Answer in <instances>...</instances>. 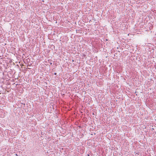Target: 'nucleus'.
I'll return each mask as SVG.
<instances>
[{"mask_svg":"<svg viewBox=\"0 0 156 156\" xmlns=\"http://www.w3.org/2000/svg\"><path fill=\"white\" fill-rule=\"evenodd\" d=\"M13 156H18V155L17 154H14Z\"/></svg>","mask_w":156,"mask_h":156,"instance_id":"obj_1","label":"nucleus"},{"mask_svg":"<svg viewBox=\"0 0 156 156\" xmlns=\"http://www.w3.org/2000/svg\"><path fill=\"white\" fill-rule=\"evenodd\" d=\"M56 74H57V73H54V75H56Z\"/></svg>","mask_w":156,"mask_h":156,"instance_id":"obj_2","label":"nucleus"}]
</instances>
